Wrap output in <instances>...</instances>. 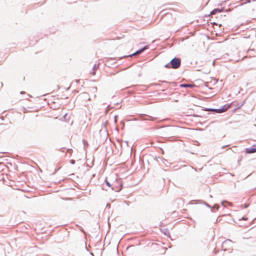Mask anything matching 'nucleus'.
I'll return each mask as SVG.
<instances>
[{"label": "nucleus", "mask_w": 256, "mask_h": 256, "mask_svg": "<svg viewBox=\"0 0 256 256\" xmlns=\"http://www.w3.org/2000/svg\"><path fill=\"white\" fill-rule=\"evenodd\" d=\"M181 64V60L180 58H172L170 62L166 64L164 66L166 68H172L174 69H176L180 68Z\"/></svg>", "instance_id": "obj_1"}, {"label": "nucleus", "mask_w": 256, "mask_h": 256, "mask_svg": "<svg viewBox=\"0 0 256 256\" xmlns=\"http://www.w3.org/2000/svg\"><path fill=\"white\" fill-rule=\"evenodd\" d=\"M232 241L229 239L224 242L222 245V248L224 250H226L232 247Z\"/></svg>", "instance_id": "obj_2"}, {"label": "nucleus", "mask_w": 256, "mask_h": 256, "mask_svg": "<svg viewBox=\"0 0 256 256\" xmlns=\"http://www.w3.org/2000/svg\"><path fill=\"white\" fill-rule=\"evenodd\" d=\"M148 46H146L142 48L137 50L136 52L134 53L133 54L129 55L128 56H132L139 54L142 53L143 52H144L146 50L148 49Z\"/></svg>", "instance_id": "obj_3"}, {"label": "nucleus", "mask_w": 256, "mask_h": 256, "mask_svg": "<svg viewBox=\"0 0 256 256\" xmlns=\"http://www.w3.org/2000/svg\"><path fill=\"white\" fill-rule=\"evenodd\" d=\"M230 106H224L222 108L214 109V110L218 113H222L226 111L230 108Z\"/></svg>", "instance_id": "obj_4"}, {"label": "nucleus", "mask_w": 256, "mask_h": 256, "mask_svg": "<svg viewBox=\"0 0 256 256\" xmlns=\"http://www.w3.org/2000/svg\"><path fill=\"white\" fill-rule=\"evenodd\" d=\"M148 118H144V116H143V115H141L140 116V119L142 120H152V121H153V120H154L156 119V118L152 117V116H148Z\"/></svg>", "instance_id": "obj_5"}, {"label": "nucleus", "mask_w": 256, "mask_h": 256, "mask_svg": "<svg viewBox=\"0 0 256 256\" xmlns=\"http://www.w3.org/2000/svg\"><path fill=\"white\" fill-rule=\"evenodd\" d=\"M246 152L248 154H252L256 152V148H246Z\"/></svg>", "instance_id": "obj_6"}, {"label": "nucleus", "mask_w": 256, "mask_h": 256, "mask_svg": "<svg viewBox=\"0 0 256 256\" xmlns=\"http://www.w3.org/2000/svg\"><path fill=\"white\" fill-rule=\"evenodd\" d=\"M222 10H223V9H222V8H221V9L215 8L211 12L210 14L212 15H214V14H215L217 12H220Z\"/></svg>", "instance_id": "obj_7"}, {"label": "nucleus", "mask_w": 256, "mask_h": 256, "mask_svg": "<svg viewBox=\"0 0 256 256\" xmlns=\"http://www.w3.org/2000/svg\"><path fill=\"white\" fill-rule=\"evenodd\" d=\"M180 86L182 88H192L193 87V85L190 84H180Z\"/></svg>", "instance_id": "obj_8"}, {"label": "nucleus", "mask_w": 256, "mask_h": 256, "mask_svg": "<svg viewBox=\"0 0 256 256\" xmlns=\"http://www.w3.org/2000/svg\"><path fill=\"white\" fill-rule=\"evenodd\" d=\"M219 206V205L215 204L213 206L212 208V211L213 212H215L216 210H218Z\"/></svg>", "instance_id": "obj_9"}, {"label": "nucleus", "mask_w": 256, "mask_h": 256, "mask_svg": "<svg viewBox=\"0 0 256 256\" xmlns=\"http://www.w3.org/2000/svg\"><path fill=\"white\" fill-rule=\"evenodd\" d=\"M98 66L96 64H94L92 68V74L93 75H94L96 72L95 70L98 68Z\"/></svg>", "instance_id": "obj_10"}, {"label": "nucleus", "mask_w": 256, "mask_h": 256, "mask_svg": "<svg viewBox=\"0 0 256 256\" xmlns=\"http://www.w3.org/2000/svg\"><path fill=\"white\" fill-rule=\"evenodd\" d=\"M120 188H116V189H114V188L112 187V189L113 190H115V191H116V192H119L122 188V183L120 184Z\"/></svg>", "instance_id": "obj_11"}, {"label": "nucleus", "mask_w": 256, "mask_h": 256, "mask_svg": "<svg viewBox=\"0 0 256 256\" xmlns=\"http://www.w3.org/2000/svg\"><path fill=\"white\" fill-rule=\"evenodd\" d=\"M106 184L108 186H111V184H110L106 180Z\"/></svg>", "instance_id": "obj_12"}, {"label": "nucleus", "mask_w": 256, "mask_h": 256, "mask_svg": "<svg viewBox=\"0 0 256 256\" xmlns=\"http://www.w3.org/2000/svg\"><path fill=\"white\" fill-rule=\"evenodd\" d=\"M204 204H205V205H206V206H207L208 207V208H210V206L208 203H206V202H204Z\"/></svg>", "instance_id": "obj_13"}, {"label": "nucleus", "mask_w": 256, "mask_h": 256, "mask_svg": "<svg viewBox=\"0 0 256 256\" xmlns=\"http://www.w3.org/2000/svg\"><path fill=\"white\" fill-rule=\"evenodd\" d=\"M70 163H71L72 164H74L75 163V160H70Z\"/></svg>", "instance_id": "obj_14"}, {"label": "nucleus", "mask_w": 256, "mask_h": 256, "mask_svg": "<svg viewBox=\"0 0 256 256\" xmlns=\"http://www.w3.org/2000/svg\"><path fill=\"white\" fill-rule=\"evenodd\" d=\"M242 220H248V218H244V217H242Z\"/></svg>", "instance_id": "obj_15"}, {"label": "nucleus", "mask_w": 256, "mask_h": 256, "mask_svg": "<svg viewBox=\"0 0 256 256\" xmlns=\"http://www.w3.org/2000/svg\"><path fill=\"white\" fill-rule=\"evenodd\" d=\"M67 151H68V152L71 153V152H72V150H70V149H68V150H67Z\"/></svg>", "instance_id": "obj_16"}, {"label": "nucleus", "mask_w": 256, "mask_h": 256, "mask_svg": "<svg viewBox=\"0 0 256 256\" xmlns=\"http://www.w3.org/2000/svg\"><path fill=\"white\" fill-rule=\"evenodd\" d=\"M116 118H117V116H114V122H116Z\"/></svg>", "instance_id": "obj_17"}, {"label": "nucleus", "mask_w": 256, "mask_h": 256, "mask_svg": "<svg viewBox=\"0 0 256 256\" xmlns=\"http://www.w3.org/2000/svg\"><path fill=\"white\" fill-rule=\"evenodd\" d=\"M162 83H166L167 82L166 81H160Z\"/></svg>", "instance_id": "obj_18"}, {"label": "nucleus", "mask_w": 256, "mask_h": 256, "mask_svg": "<svg viewBox=\"0 0 256 256\" xmlns=\"http://www.w3.org/2000/svg\"><path fill=\"white\" fill-rule=\"evenodd\" d=\"M155 85H156V86H158V85H160V84H155Z\"/></svg>", "instance_id": "obj_19"}, {"label": "nucleus", "mask_w": 256, "mask_h": 256, "mask_svg": "<svg viewBox=\"0 0 256 256\" xmlns=\"http://www.w3.org/2000/svg\"><path fill=\"white\" fill-rule=\"evenodd\" d=\"M141 73L138 74V76H141Z\"/></svg>", "instance_id": "obj_20"}, {"label": "nucleus", "mask_w": 256, "mask_h": 256, "mask_svg": "<svg viewBox=\"0 0 256 256\" xmlns=\"http://www.w3.org/2000/svg\"><path fill=\"white\" fill-rule=\"evenodd\" d=\"M23 93H24V92H20L21 94H22Z\"/></svg>", "instance_id": "obj_21"}, {"label": "nucleus", "mask_w": 256, "mask_h": 256, "mask_svg": "<svg viewBox=\"0 0 256 256\" xmlns=\"http://www.w3.org/2000/svg\"><path fill=\"white\" fill-rule=\"evenodd\" d=\"M224 202H222V204H224Z\"/></svg>", "instance_id": "obj_22"}]
</instances>
